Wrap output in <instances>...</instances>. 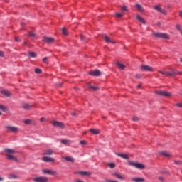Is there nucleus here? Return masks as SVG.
<instances>
[{
  "label": "nucleus",
  "instance_id": "bf43d9fd",
  "mask_svg": "<svg viewBox=\"0 0 182 182\" xmlns=\"http://www.w3.org/2000/svg\"><path fill=\"white\" fill-rule=\"evenodd\" d=\"M23 45H25V46H26V42H24V43H23Z\"/></svg>",
  "mask_w": 182,
  "mask_h": 182
},
{
  "label": "nucleus",
  "instance_id": "ea45409f",
  "mask_svg": "<svg viewBox=\"0 0 182 182\" xmlns=\"http://www.w3.org/2000/svg\"><path fill=\"white\" fill-rule=\"evenodd\" d=\"M122 11H124L125 12H127L129 9H127V6H124L122 8Z\"/></svg>",
  "mask_w": 182,
  "mask_h": 182
},
{
  "label": "nucleus",
  "instance_id": "dca6fc26",
  "mask_svg": "<svg viewBox=\"0 0 182 182\" xmlns=\"http://www.w3.org/2000/svg\"><path fill=\"white\" fill-rule=\"evenodd\" d=\"M78 174H80V176H92V173L89 171H79L78 172Z\"/></svg>",
  "mask_w": 182,
  "mask_h": 182
},
{
  "label": "nucleus",
  "instance_id": "0e129e2a",
  "mask_svg": "<svg viewBox=\"0 0 182 182\" xmlns=\"http://www.w3.org/2000/svg\"><path fill=\"white\" fill-rule=\"evenodd\" d=\"M59 86H62V84H60Z\"/></svg>",
  "mask_w": 182,
  "mask_h": 182
},
{
  "label": "nucleus",
  "instance_id": "c03bdc74",
  "mask_svg": "<svg viewBox=\"0 0 182 182\" xmlns=\"http://www.w3.org/2000/svg\"><path fill=\"white\" fill-rule=\"evenodd\" d=\"M135 77H136V79H141V75H140V74H136V75H135Z\"/></svg>",
  "mask_w": 182,
  "mask_h": 182
},
{
  "label": "nucleus",
  "instance_id": "aec40b11",
  "mask_svg": "<svg viewBox=\"0 0 182 182\" xmlns=\"http://www.w3.org/2000/svg\"><path fill=\"white\" fill-rule=\"evenodd\" d=\"M66 161H70L71 163H75V159L71 156L63 157Z\"/></svg>",
  "mask_w": 182,
  "mask_h": 182
},
{
  "label": "nucleus",
  "instance_id": "9d476101",
  "mask_svg": "<svg viewBox=\"0 0 182 182\" xmlns=\"http://www.w3.org/2000/svg\"><path fill=\"white\" fill-rule=\"evenodd\" d=\"M53 126L55 127H60V129H65V124L58 122V121H53L52 122Z\"/></svg>",
  "mask_w": 182,
  "mask_h": 182
},
{
  "label": "nucleus",
  "instance_id": "49530a36",
  "mask_svg": "<svg viewBox=\"0 0 182 182\" xmlns=\"http://www.w3.org/2000/svg\"><path fill=\"white\" fill-rule=\"evenodd\" d=\"M43 62L44 63H48V57L44 58L43 59Z\"/></svg>",
  "mask_w": 182,
  "mask_h": 182
},
{
  "label": "nucleus",
  "instance_id": "6ab92c4d",
  "mask_svg": "<svg viewBox=\"0 0 182 182\" xmlns=\"http://www.w3.org/2000/svg\"><path fill=\"white\" fill-rule=\"evenodd\" d=\"M61 143L62 144H65V146H70V144H72V141L68 139H63L61 140Z\"/></svg>",
  "mask_w": 182,
  "mask_h": 182
},
{
  "label": "nucleus",
  "instance_id": "4d7b16f0",
  "mask_svg": "<svg viewBox=\"0 0 182 182\" xmlns=\"http://www.w3.org/2000/svg\"><path fill=\"white\" fill-rule=\"evenodd\" d=\"M140 87H141V85H137V89H140Z\"/></svg>",
  "mask_w": 182,
  "mask_h": 182
},
{
  "label": "nucleus",
  "instance_id": "6e6d98bb",
  "mask_svg": "<svg viewBox=\"0 0 182 182\" xmlns=\"http://www.w3.org/2000/svg\"><path fill=\"white\" fill-rule=\"evenodd\" d=\"M40 120H41V122H45V118H43H43H41Z\"/></svg>",
  "mask_w": 182,
  "mask_h": 182
},
{
  "label": "nucleus",
  "instance_id": "ddd939ff",
  "mask_svg": "<svg viewBox=\"0 0 182 182\" xmlns=\"http://www.w3.org/2000/svg\"><path fill=\"white\" fill-rule=\"evenodd\" d=\"M154 9L155 11H158V12H160L161 14H163L164 15H167V11L166 10L159 6H154Z\"/></svg>",
  "mask_w": 182,
  "mask_h": 182
},
{
  "label": "nucleus",
  "instance_id": "13d9d810",
  "mask_svg": "<svg viewBox=\"0 0 182 182\" xmlns=\"http://www.w3.org/2000/svg\"><path fill=\"white\" fill-rule=\"evenodd\" d=\"M180 16L182 18V11H180Z\"/></svg>",
  "mask_w": 182,
  "mask_h": 182
},
{
  "label": "nucleus",
  "instance_id": "f704fd0d",
  "mask_svg": "<svg viewBox=\"0 0 182 182\" xmlns=\"http://www.w3.org/2000/svg\"><path fill=\"white\" fill-rule=\"evenodd\" d=\"M35 73H37L38 75H41V73H42V70H41L40 68H36Z\"/></svg>",
  "mask_w": 182,
  "mask_h": 182
},
{
  "label": "nucleus",
  "instance_id": "c756f323",
  "mask_svg": "<svg viewBox=\"0 0 182 182\" xmlns=\"http://www.w3.org/2000/svg\"><path fill=\"white\" fill-rule=\"evenodd\" d=\"M136 8L137 9V10L139 12H143V11H144L143 6H141V5H140V4H136Z\"/></svg>",
  "mask_w": 182,
  "mask_h": 182
},
{
  "label": "nucleus",
  "instance_id": "de8ad7c7",
  "mask_svg": "<svg viewBox=\"0 0 182 182\" xmlns=\"http://www.w3.org/2000/svg\"><path fill=\"white\" fill-rule=\"evenodd\" d=\"M80 144L85 145L87 144V143L86 142V141H80Z\"/></svg>",
  "mask_w": 182,
  "mask_h": 182
},
{
  "label": "nucleus",
  "instance_id": "a18cd8bd",
  "mask_svg": "<svg viewBox=\"0 0 182 182\" xmlns=\"http://www.w3.org/2000/svg\"><path fill=\"white\" fill-rule=\"evenodd\" d=\"M132 120H133L134 122H139V117H134L132 118Z\"/></svg>",
  "mask_w": 182,
  "mask_h": 182
},
{
  "label": "nucleus",
  "instance_id": "9b49d317",
  "mask_svg": "<svg viewBox=\"0 0 182 182\" xmlns=\"http://www.w3.org/2000/svg\"><path fill=\"white\" fill-rule=\"evenodd\" d=\"M141 70H144L145 72H153V67L150 65H141Z\"/></svg>",
  "mask_w": 182,
  "mask_h": 182
},
{
  "label": "nucleus",
  "instance_id": "f8f14e48",
  "mask_svg": "<svg viewBox=\"0 0 182 182\" xmlns=\"http://www.w3.org/2000/svg\"><path fill=\"white\" fill-rule=\"evenodd\" d=\"M43 42H45L46 43H53V42H55V38L51 37L44 36L43 38Z\"/></svg>",
  "mask_w": 182,
  "mask_h": 182
},
{
  "label": "nucleus",
  "instance_id": "1a4fd4ad",
  "mask_svg": "<svg viewBox=\"0 0 182 182\" xmlns=\"http://www.w3.org/2000/svg\"><path fill=\"white\" fill-rule=\"evenodd\" d=\"M102 38L107 43H112V45L116 44V41H114V40H113V38H109V36H107L105 34L102 35Z\"/></svg>",
  "mask_w": 182,
  "mask_h": 182
},
{
  "label": "nucleus",
  "instance_id": "e2e57ef3",
  "mask_svg": "<svg viewBox=\"0 0 182 182\" xmlns=\"http://www.w3.org/2000/svg\"><path fill=\"white\" fill-rule=\"evenodd\" d=\"M181 62L182 63V58H181Z\"/></svg>",
  "mask_w": 182,
  "mask_h": 182
},
{
  "label": "nucleus",
  "instance_id": "f03ea898",
  "mask_svg": "<svg viewBox=\"0 0 182 182\" xmlns=\"http://www.w3.org/2000/svg\"><path fill=\"white\" fill-rule=\"evenodd\" d=\"M128 164H129V166L135 167V168H138L139 170H144V168H146V166H144V164L139 163V162L129 161Z\"/></svg>",
  "mask_w": 182,
  "mask_h": 182
},
{
  "label": "nucleus",
  "instance_id": "603ef678",
  "mask_svg": "<svg viewBox=\"0 0 182 182\" xmlns=\"http://www.w3.org/2000/svg\"><path fill=\"white\" fill-rule=\"evenodd\" d=\"M15 41H16V42H19V41H20V40H19V38L16 37V38H15Z\"/></svg>",
  "mask_w": 182,
  "mask_h": 182
},
{
  "label": "nucleus",
  "instance_id": "2f4dec72",
  "mask_svg": "<svg viewBox=\"0 0 182 182\" xmlns=\"http://www.w3.org/2000/svg\"><path fill=\"white\" fill-rule=\"evenodd\" d=\"M176 29H177V31H179V32H181V35H182V27H181V25L177 24L176 25Z\"/></svg>",
  "mask_w": 182,
  "mask_h": 182
},
{
  "label": "nucleus",
  "instance_id": "39448f33",
  "mask_svg": "<svg viewBox=\"0 0 182 182\" xmlns=\"http://www.w3.org/2000/svg\"><path fill=\"white\" fill-rule=\"evenodd\" d=\"M34 182H48L49 179L46 176H37L33 178Z\"/></svg>",
  "mask_w": 182,
  "mask_h": 182
},
{
  "label": "nucleus",
  "instance_id": "338daca9",
  "mask_svg": "<svg viewBox=\"0 0 182 182\" xmlns=\"http://www.w3.org/2000/svg\"><path fill=\"white\" fill-rule=\"evenodd\" d=\"M21 25H23V23H22Z\"/></svg>",
  "mask_w": 182,
  "mask_h": 182
},
{
  "label": "nucleus",
  "instance_id": "e433bc0d",
  "mask_svg": "<svg viewBox=\"0 0 182 182\" xmlns=\"http://www.w3.org/2000/svg\"><path fill=\"white\" fill-rule=\"evenodd\" d=\"M108 166L110 168H114L116 167V164H114V163H109L108 164Z\"/></svg>",
  "mask_w": 182,
  "mask_h": 182
},
{
  "label": "nucleus",
  "instance_id": "0eeeda50",
  "mask_svg": "<svg viewBox=\"0 0 182 182\" xmlns=\"http://www.w3.org/2000/svg\"><path fill=\"white\" fill-rule=\"evenodd\" d=\"M5 129H6L8 130V132H10L11 133H18V132L19 131L18 127H12V126H9V125L6 126Z\"/></svg>",
  "mask_w": 182,
  "mask_h": 182
},
{
  "label": "nucleus",
  "instance_id": "393cba45",
  "mask_svg": "<svg viewBox=\"0 0 182 182\" xmlns=\"http://www.w3.org/2000/svg\"><path fill=\"white\" fill-rule=\"evenodd\" d=\"M2 95H4V96H6L7 97H9V96H11V92H9V91L6 90H3L1 91Z\"/></svg>",
  "mask_w": 182,
  "mask_h": 182
},
{
  "label": "nucleus",
  "instance_id": "4c0bfd02",
  "mask_svg": "<svg viewBox=\"0 0 182 182\" xmlns=\"http://www.w3.org/2000/svg\"><path fill=\"white\" fill-rule=\"evenodd\" d=\"M31 122H32V120H31V119L24 120L25 124H31Z\"/></svg>",
  "mask_w": 182,
  "mask_h": 182
},
{
  "label": "nucleus",
  "instance_id": "58836bf2",
  "mask_svg": "<svg viewBox=\"0 0 182 182\" xmlns=\"http://www.w3.org/2000/svg\"><path fill=\"white\" fill-rule=\"evenodd\" d=\"M115 16H117V18H122L123 16V14H122L121 13H117Z\"/></svg>",
  "mask_w": 182,
  "mask_h": 182
},
{
  "label": "nucleus",
  "instance_id": "2eb2a0df",
  "mask_svg": "<svg viewBox=\"0 0 182 182\" xmlns=\"http://www.w3.org/2000/svg\"><path fill=\"white\" fill-rule=\"evenodd\" d=\"M90 75H91V76H100V75H102V73L99 70H95L90 71Z\"/></svg>",
  "mask_w": 182,
  "mask_h": 182
},
{
  "label": "nucleus",
  "instance_id": "c85d7f7f",
  "mask_svg": "<svg viewBox=\"0 0 182 182\" xmlns=\"http://www.w3.org/2000/svg\"><path fill=\"white\" fill-rule=\"evenodd\" d=\"M136 19H138L139 21V22H141V23H146V21H144V18H142L140 16H136Z\"/></svg>",
  "mask_w": 182,
  "mask_h": 182
},
{
  "label": "nucleus",
  "instance_id": "680f3d73",
  "mask_svg": "<svg viewBox=\"0 0 182 182\" xmlns=\"http://www.w3.org/2000/svg\"><path fill=\"white\" fill-rule=\"evenodd\" d=\"M83 134H86V132H83Z\"/></svg>",
  "mask_w": 182,
  "mask_h": 182
},
{
  "label": "nucleus",
  "instance_id": "f257e3e1",
  "mask_svg": "<svg viewBox=\"0 0 182 182\" xmlns=\"http://www.w3.org/2000/svg\"><path fill=\"white\" fill-rule=\"evenodd\" d=\"M4 151L6 152V157L8 159V160H14V161H18V159L14 156V154L16 153V151L14 149H4Z\"/></svg>",
  "mask_w": 182,
  "mask_h": 182
},
{
  "label": "nucleus",
  "instance_id": "3c124183",
  "mask_svg": "<svg viewBox=\"0 0 182 182\" xmlns=\"http://www.w3.org/2000/svg\"><path fill=\"white\" fill-rule=\"evenodd\" d=\"M5 180V178L0 176V181H4Z\"/></svg>",
  "mask_w": 182,
  "mask_h": 182
},
{
  "label": "nucleus",
  "instance_id": "4be33fe9",
  "mask_svg": "<svg viewBox=\"0 0 182 182\" xmlns=\"http://www.w3.org/2000/svg\"><path fill=\"white\" fill-rule=\"evenodd\" d=\"M54 151L52 149H46L44 152L45 156H52Z\"/></svg>",
  "mask_w": 182,
  "mask_h": 182
},
{
  "label": "nucleus",
  "instance_id": "864d4df0",
  "mask_svg": "<svg viewBox=\"0 0 182 182\" xmlns=\"http://www.w3.org/2000/svg\"><path fill=\"white\" fill-rule=\"evenodd\" d=\"M0 56H1V58H3V56H4V53H3L2 51H0Z\"/></svg>",
  "mask_w": 182,
  "mask_h": 182
},
{
  "label": "nucleus",
  "instance_id": "8fccbe9b",
  "mask_svg": "<svg viewBox=\"0 0 182 182\" xmlns=\"http://www.w3.org/2000/svg\"><path fill=\"white\" fill-rule=\"evenodd\" d=\"M80 39H81V41H85V36H83V35H81Z\"/></svg>",
  "mask_w": 182,
  "mask_h": 182
},
{
  "label": "nucleus",
  "instance_id": "cd10ccee",
  "mask_svg": "<svg viewBox=\"0 0 182 182\" xmlns=\"http://www.w3.org/2000/svg\"><path fill=\"white\" fill-rule=\"evenodd\" d=\"M160 154L161 155V156H164L165 157H171V154H170V153H168V152H167V151H161V152H160Z\"/></svg>",
  "mask_w": 182,
  "mask_h": 182
},
{
  "label": "nucleus",
  "instance_id": "423d86ee",
  "mask_svg": "<svg viewBox=\"0 0 182 182\" xmlns=\"http://www.w3.org/2000/svg\"><path fill=\"white\" fill-rule=\"evenodd\" d=\"M154 36L156 38H161L162 39H170V36L167 33H154Z\"/></svg>",
  "mask_w": 182,
  "mask_h": 182
},
{
  "label": "nucleus",
  "instance_id": "052dcab7",
  "mask_svg": "<svg viewBox=\"0 0 182 182\" xmlns=\"http://www.w3.org/2000/svg\"><path fill=\"white\" fill-rule=\"evenodd\" d=\"M158 26H160V23H158Z\"/></svg>",
  "mask_w": 182,
  "mask_h": 182
},
{
  "label": "nucleus",
  "instance_id": "a19ab883",
  "mask_svg": "<svg viewBox=\"0 0 182 182\" xmlns=\"http://www.w3.org/2000/svg\"><path fill=\"white\" fill-rule=\"evenodd\" d=\"M28 36H31V38H35V36H36V34L33 33H29Z\"/></svg>",
  "mask_w": 182,
  "mask_h": 182
},
{
  "label": "nucleus",
  "instance_id": "7c9ffc66",
  "mask_svg": "<svg viewBox=\"0 0 182 182\" xmlns=\"http://www.w3.org/2000/svg\"><path fill=\"white\" fill-rule=\"evenodd\" d=\"M28 56L30 58H36V53H35V52H29L28 53Z\"/></svg>",
  "mask_w": 182,
  "mask_h": 182
},
{
  "label": "nucleus",
  "instance_id": "7ed1b4c3",
  "mask_svg": "<svg viewBox=\"0 0 182 182\" xmlns=\"http://www.w3.org/2000/svg\"><path fill=\"white\" fill-rule=\"evenodd\" d=\"M159 73H161V75H164L165 76H176V75H182L181 72H178L176 70H171V72H168V71H159Z\"/></svg>",
  "mask_w": 182,
  "mask_h": 182
},
{
  "label": "nucleus",
  "instance_id": "69168bd1",
  "mask_svg": "<svg viewBox=\"0 0 182 182\" xmlns=\"http://www.w3.org/2000/svg\"><path fill=\"white\" fill-rule=\"evenodd\" d=\"M1 114H2V113L0 112V116H1Z\"/></svg>",
  "mask_w": 182,
  "mask_h": 182
},
{
  "label": "nucleus",
  "instance_id": "c9c22d12",
  "mask_svg": "<svg viewBox=\"0 0 182 182\" xmlns=\"http://www.w3.org/2000/svg\"><path fill=\"white\" fill-rule=\"evenodd\" d=\"M88 87H89V89H90L91 90H97V89H99V87H94V86H92V85H89Z\"/></svg>",
  "mask_w": 182,
  "mask_h": 182
},
{
  "label": "nucleus",
  "instance_id": "412c9836",
  "mask_svg": "<svg viewBox=\"0 0 182 182\" xmlns=\"http://www.w3.org/2000/svg\"><path fill=\"white\" fill-rule=\"evenodd\" d=\"M132 181H134V182H144L145 179H144V178H133L132 179Z\"/></svg>",
  "mask_w": 182,
  "mask_h": 182
},
{
  "label": "nucleus",
  "instance_id": "5701e85b",
  "mask_svg": "<svg viewBox=\"0 0 182 182\" xmlns=\"http://www.w3.org/2000/svg\"><path fill=\"white\" fill-rule=\"evenodd\" d=\"M9 180H16L18 178V175L11 173L8 176Z\"/></svg>",
  "mask_w": 182,
  "mask_h": 182
},
{
  "label": "nucleus",
  "instance_id": "a878e982",
  "mask_svg": "<svg viewBox=\"0 0 182 182\" xmlns=\"http://www.w3.org/2000/svg\"><path fill=\"white\" fill-rule=\"evenodd\" d=\"M90 132L92 133V134H99V133H100V130L96 129H90Z\"/></svg>",
  "mask_w": 182,
  "mask_h": 182
},
{
  "label": "nucleus",
  "instance_id": "bb28decb",
  "mask_svg": "<svg viewBox=\"0 0 182 182\" xmlns=\"http://www.w3.org/2000/svg\"><path fill=\"white\" fill-rule=\"evenodd\" d=\"M117 156L122 157V159H125L126 160H129V155L124 154H117Z\"/></svg>",
  "mask_w": 182,
  "mask_h": 182
},
{
  "label": "nucleus",
  "instance_id": "b1692460",
  "mask_svg": "<svg viewBox=\"0 0 182 182\" xmlns=\"http://www.w3.org/2000/svg\"><path fill=\"white\" fill-rule=\"evenodd\" d=\"M23 109H25L26 110H29L31 107H32V105L28 104V103H23L22 105Z\"/></svg>",
  "mask_w": 182,
  "mask_h": 182
},
{
  "label": "nucleus",
  "instance_id": "6e6552de",
  "mask_svg": "<svg viewBox=\"0 0 182 182\" xmlns=\"http://www.w3.org/2000/svg\"><path fill=\"white\" fill-rule=\"evenodd\" d=\"M43 174H48L50 176H58V172L52 171L50 169H43L42 171Z\"/></svg>",
  "mask_w": 182,
  "mask_h": 182
},
{
  "label": "nucleus",
  "instance_id": "09e8293b",
  "mask_svg": "<svg viewBox=\"0 0 182 182\" xmlns=\"http://www.w3.org/2000/svg\"><path fill=\"white\" fill-rule=\"evenodd\" d=\"M176 106H178V107H182V103H178Z\"/></svg>",
  "mask_w": 182,
  "mask_h": 182
},
{
  "label": "nucleus",
  "instance_id": "79ce46f5",
  "mask_svg": "<svg viewBox=\"0 0 182 182\" xmlns=\"http://www.w3.org/2000/svg\"><path fill=\"white\" fill-rule=\"evenodd\" d=\"M159 180L161 181V182H164L166 181V180L164 179V178H163V176H159Z\"/></svg>",
  "mask_w": 182,
  "mask_h": 182
},
{
  "label": "nucleus",
  "instance_id": "f3484780",
  "mask_svg": "<svg viewBox=\"0 0 182 182\" xmlns=\"http://www.w3.org/2000/svg\"><path fill=\"white\" fill-rule=\"evenodd\" d=\"M112 176L114 177H116V178H119V180H124V178L120 175L119 173H112Z\"/></svg>",
  "mask_w": 182,
  "mask_h": 182
},
{
  "label": "nucleus",
  "instance_id": "20e7f679",
  "mask_svg": "<svg viewBox=\"0 0 182 182\" xmlns=\"http://www.w3.org/2000/svg\"><path fill=\"white\" fill-rule=\"evenodd\" d=\"M155 93L156 95H158V96H165L166 97H170V96H171V92L167 91L156 90L155 91Z\"/></svg>",
  "mask_w": 182,
  "mask_h": 182
},
{
  "label": "nucleus",
  "instance_id": "72a5a7b5",
  "mask_svg": "<svg viewBox=\"0 0 182 182\" xmlns=\"http://www.w3.org/2000/svg\"><path fill=\"white\" fill-rule=\"evenodd\" d=\"M0 109L2 110L3 112H6V110H8V108H6V107L4 105H0Z\"/></svg>",
  "mask_w": 182,
  "mask_h": 182
},
{
  "label": "nucleus",
  "instance_id": "4468645a",
  "mask_svg": "<svg viewBox=\"0 0 182 182\" xmlns=\"http://www.w3.org/2000/svg\"><path fill=\"white\" fill-rule=\"evenodd\" d=\"M42 160L43 161H46V163H55V159L50 156H43Z\"/></svg>",
  "mask_w": 182,
  "mask_h": 182
},
{
  "label": "nucleus",
  "instance_id": "37998d69",
  "mask_svg": "<svg viewBox=\"0 0 182 182\" xmlns=\"http://www.w3.org/2000/svg\"><path fill=\"white\" fill-rule=\"evenodd\" d=\"M175 164L181 165L182 161H174Z\"/></svg>",
  "mask_w": 182,
  "mask_h": 182
},
{
  "label": "nucleus",
  "instance_id": "473e14b6",
  "mask_svg": "<svg viewBox=\"0 0 182 182\" xmlns=\"http://www.w3.org/2000/svg\"><path fill=\"white\" fill-rule=\"evenodd\" d=\"M62 33L65 36H68V29H66V28H63L62 29Z\"/></svg>",
  "mask_w": 182,
  "mask_h": 182
},
{
  "label": "nucleus",
  "instance_id": "a211bd4d",
  "mask_svg": "<svg viewBox=\"0 0 182 182\" xmlns=\"http://www.w3.org/2000/svg\"><path fill=\"white\" fill-rule=\"evenodd\" d=\"M116 65L117 68L120 69V70H124V69H126V65H124V64L117 63Z\"/></svg>",
  "mask_w": 182,
  "mask_h": 182
},
{
  "label": "nucleus",
  "instance_id": "5fc2aeb1",
  "mask_svg": "<svg viewBox=\"0 0 182 182\" xmlns=\"http://www.w3.org/2000/svg\"><path fill=\"white\" fill-rule=\"evenodd\" d=\"M71 116H77V114L75 112L71 113Z\"/></svg>",
  "mask_w": 182,
  "mask_h": 182
}]
</instances>
